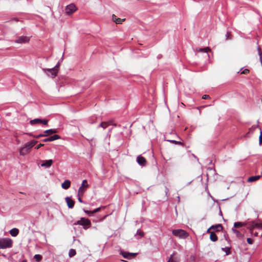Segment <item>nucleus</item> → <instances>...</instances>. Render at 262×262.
<instances>
[{"label":"nucleus","instance_id":"nucleus-1","mask_svg":"<svg viewBox=\"0 0 262 262\" xmlns=\"http://www.w3.org/2000/svg\"><path fill=\"white\" fill-rule=\"evenodd\" d=\"M13 241L10 238H2L0 239V248L6 249L12 246Z\"/></svg>","mask_w":262,"mask_h":262},{"label":"nucleus","instance_id":"nucleus-2","mask_svg":"<svg viewBox=\"0 0 262 262\" xmlns=\"http://www.w3.org/2000/svg\"><path fill=\"white\" fill-rule=\"evenodd\" d=\"M172 232L174 236L181 238H186L188 236V234L182 229L173 230Z\"/></svg>","mask_w":262,"mask_h":262},{"label":"nucleus","instance_id":"nucleus-3","mask_svg":"<svg viewBox=\"0 0 262 262\" xmlns=\"http://www.w3.org/2000/svg\"><path fill=\"white\" fill-rule=\"evenodd\" d=\"M42 71L48 76L52 78L56 76L58 72H57V68H53L51 69H42Z\"/></svg>","mask_w":262,"mask_h":262},{"label":"nucleus","instance_id":"nucleus-4","mask_svg":"<svg viewBox=\"0 0 262 262\" xmlns=\"http://www.w3.org/2000/svg\"><path fill=\"white\" fill-rule=\"evenodd\" d=\"M74 224L82 225L84 226H90L91 223L90 220L85 219L84 217H81L79 221H78Z\"/></svg>","mask_w":262,"mask_h":262},{"label":"nucleus","instance_id":"nucleus-5","mask_svg":"<svg viewBox=\"0 0 262 262\" xmlns=\"http://www.w3.org/2000/svg\"><path fill=\"white\" fill-rule=\"evenodd\" d=\"M76 10V7L73 4L68 5L65 9L66 13L68 15L73 13Z\"/></svg>","mask_w":262,"mask_h":262},{"label":"nucleus","instance_id":"nucleus-6","mask_svg":"<svg viewBox=\"0 0 262 262\" xmlns=\"http://www.w3.org/2000/svg\"><path fill=\"white\" fill-rule=\"evenodd\" d=\"M30 40V37L28 36H21L18 37L14 42L17 43H24L28 42Z\"/></svg>","mask_w":262,"mask_h":262},{"label":"nucleus","instance_id":"nucleus-7","mask_svg":"<svg viewBox=\"0 0 262 262\" xmlns=\"http://www.w3.org/2000/svg\"><path fill=\"white\" fill-rule=\"evenodd\" d=\"M249 228L255 229L256 228L260 233V236H262V225L260 223H257L255 222H252V224L251 226L248 227Z\"/></svg>","mask_w":262,"mask_h":262},{"label":"nucleus","instance_id":"nucleus-8","mask_svg":"<svg viewBox=\"0 0 262 262\" xmlns=\"http://www.w3.org/2000/svg\"><path fill=\"white\" fill-rule=\"evenodd\" d=\"M122 133L121 132H118L116 133V135H115L113 137V138L112 139V141L114 143H115V142H117L118 141H121L122 140Z\"/></svg>","mask_w":262,"mask_h":262},{"label":"nucleus","instance_id":"nucleus-9","mask_svg":"<svg viewBox=\"0 0 262 262\" xmlns=\"http://www.w3.org/2000/svg\"><path fill=\"white\" fill-rule=\"evenodd\" d=\"M57 132V130L56 129H50L46 130L44 132L43 134H40L38 135L37 137H45L50 135L53 134L54 133H56Z\"/></svg>","mask_w":262,"mask_h":262},{"label":"nucleus","instance_id":"nucleus-10","mask_svg":"<svg viewBox=\"0 0 262 262\" xmlns=\"http://www.w3.org/2000/svg\"><path fill=\"white\" fill-rule=\"evenodd\" d=\"M121 254L123 256L124 258H127V259H130V258L134 257L135 256V255L137 254V253L122 252Z\"/></svg>","mask_w":262,"mask_h":262},{"label":"nucleus","instance_id":"nucleus-11","mask_svg":"<svg viewBox=\"0 0 262 262\" xmlns=\"http://www.w3.org/2000/svg\"><path fill=\"white\" fill-rule=\"evenodd\" d=\"M53 164V160H43L42 162V163L41 164V166L42 167H50L51 166V165Z\"/></svg>","mask_w":262,"mask_h":262},{"label":"nucleus","instance_id":"nucleus-12","mask_svg":"<svg viewBox=\"0 0 262 262\" xmlns=\"http://www.w3.org/2000/svg\"><path fill=\"white\" fill-rule=\"evenodd\" d=\"M66 201L69 208H72L75 204V202L70 198L67 197L66 198Z\"/></svg>","mask_w":262,"mask_h":262},{"label":"nucleus","instance_id":"nucleus-13","mask_svg":"<svg viewBox=\"0 0 262 262\" xmlns=\"http://www.w3.org/2000/svg\"><path fill=\"white\" fill-rule=\"evenodd\" d=\"M112 19L113 21H114L117 24H121L123 21L125 20V19H121L120 18L117 17L115 14H113Z\"/></svg>","mask_w":262,"mask_h":262},{"label":"nucleus","instance_id":"nucleus-14","mask_svg":"<svg viewBox=\"0 0 262 262\" xmlns=\"http://www.w3.org/2000/svg\"><path fill=\"white\" fill-rule=\"evenodd\" d=\"M137 162L141 165H145L146 162V159L141 156H139L137 157Z\"/></svg>","mask_w":262,"mask_h":262},{"label":"nucleus","instance_id":"nucleus-15","mask_svg":"<svg viewBox=\"0 0 262 262\" xmlns=\"http://www.w3.org/2000/svg\"><path fill=\"white\" fill-rule=\"evenodd\" d=\"M179 257L177 255L176 253H173L170 256L169 260L167 262H179Z\"/></svg>","mask_w":262,"mask_h":262},{"label":"nucleus","instance_id":"nucleus-16","mask_svg":"<svg viewBox=\"0 0 262 262\" xmlns=\"http://www.w3.org/2000/svg\"><path fill=\"white\" fill-rule=\"evenodd\" d=\"M71 182L69 180H66L61 184V187L64 189H68L70 187Z\"/></svg>","mask_w":262,"mask_h":262},{"label":"nucleus","instance_id":"nucleus-17","mask_svg":"<svg viewBox=\"0 0 262 262\" xmlns=\"http://www.w3.org/2000/svg\"><path fill=\"white\" fill-rule=\"evenodd\" d=\"M112 124H113V122L111 121L107 122H102L99 126L103 128H106L107 126Z\"/></svg>","mask_w":262,"mask_h":262},{"label":"nucleus","instance_id":"nucleus-18","mask_svg":"<svg viewBox=\"0 0 262 262\" xmlns=\"http://www.w3.org/2000/svg\"><path fill=\"white\" fill-rule=\"evenodd\" d=\"M30 148H19V154L21 156H25L30 152Z\"/></svg>","mask_w":262,"mask_h":262},{"label":"nucleus","instance_id":"nucleus-19","mask_svg":"<svg viewBox=\"0 0 262 262\" xmlns=\"http://www.w3.org/2000/svg\"><path fill=\"white\" fill-rule=\"evenodd\" d=\"M260 176H255L250 177L248 179L247 182H255V181L259 180L260 179Z\"/></svg>","mask_w":262,"mask_h":262},{"label":"nucleus","instance_id":"nucleus-20","mask_svg":"<svg viewBox=\"0 0 262 262\" xmlns=\"http://www.w3.org/2000/svg\"><path fill=\"white\" fill-rule=\"evenodd\" d=\"M19 233V230L17 228H13L10 231V234L13 237L16 236Z\"/></svg>","mask_w":262,"mask_h":262},{"label":"nucleus","instance_id":"nucleus-21","mask_svg":"<svg viewBox=\"0 0 262 262\" xmlns=\"http://www.w3.org/2000/svg\"><path fill=\"white\" fill-rule=\"evenodd\" d=\"M211 228L216 231H221L223 229V227L221 224H217L214 226H211Z\"/></svg>","mask_w":262,"mask_h":262},{"label":"nucleus","instance_id":"nucleus-22","mask_svg":"<svg viewBox=\"0 0 262 262\" xmlns=\"http://www.w3.org/2000/svg\"><path fill=\"white\" fill-rule=\"evenodd\" d=\"M210 239L212 242H216L217 241L218 237L216 234L214 232H213L210 233Z\"/></svg>","mask_w":262,"mask_h":262},{"label":"nucleus","instance_id":"nucleus-23","mask_svg":"<svg viewBox=\"0 0 262 262\" xmlns=\"http://www.w3.org/2000/svg\"><path fill=\"white\" fill-rule=\"evenodd\" d=\"M36 143L37 141L35 140L31 141L27 143L25 147H33L36 146Z\"/></svg>","mask_w":262,"mask_h":262},{"label":"nucleus","instance_id":"nucleus-24","mask_svg":"<svg viewBox=\"0 0 262 262\" xmlns=\"http://www.w3.org/2000/svg\"><path fill=\"white\" fill-rule=\"evenodd\" d=\"M101 209V208L99 207V208H97L96 209H95V210H94L93 211H88V210H84V212L89 214V215H91V214H93V213H96L98 211H99Z\"/></svg>","mask_w":262,"mask_h":262},{"label":"nucleus","instance_id":"nucleus-25","mask_svg":"<svg viewBox=\"0 0 262 262\" xmlns=\"http://www.w3.org/2000/svg\"><path fill=\"white\" fill-rule=\"evenodd\" d=\"M41 122V119H34L33 120H31L30 121V123L31 125H34L36 124H40Z\"/></svg>","mask_w":262,"mask_h":262},{"label":"nucleus","instance_id":"nucleus-26","mask_svg":"<svg viewBox=\"0 0 262 262\" xmlns=\"http://www.w3.org/2000/svg\"><path fill=\"white\" fill-rule=\"evenodd\" d=\"M59 138H60L59 136H58L57 135H54L52 136L48 137V140L49 141V142H50V141H52L58 139Z\"/></svg>","mask_w":262,"mask_h":262},{"label":"nucleus","instance_id":"nucleus-27","mask_svg":"<svg viewBox=\"0 0 262 262\" xmlns=\"http://www.w3.org/2000/svg\"><path fill=\"white\" fill-rule=\"evenodd\" d=\"M168 141L174 143L175 145L181 146H183L184 145L183 143L181 141H177L172 140H168Z\"/></svg>","mask_w":262,"mask_h":262},{"label":"nucleus","instance_id":"nucleus-28","mask_svg":"<svg viewBox=\"0 0 262 262\" xmlns=\"http://www.w3.org/2000/svg\"><path fill=\"white\" fill-rule=\"evenodd\" d=\"M85 189H86L85 188L80 187L78 189V196H82L85 191Z\"/></svg>","mask_w":262,"mask_h":262},{"label":"nucleus","instance_id":"nucleus-29","mask_svg":"<svg viewBox=\"0 0 262 262\" xmlns=\"http://www.w3.org/2000/svg\"><path fill=\"white\" fill-rule=\"evenodd\" d=\"M196 51L197 52H209V51H211V50H210V49L209 48H208V47H206V48H203V49H202V48H200V49H197L196 50Z\"/></svg>","mask_w":262,"mask_h":262},{"label":"nucleus","instance_id":"nucleus-30","mask_svg":"<svg viewBox=\"0 0 262 262\" xmlns=\"http://www.w3.org/2000/svg\"><path fill=\"white\" fill-rule=\"evenodd\" d=\"M76 252L75 249H70L69 252V256L70 257L74 256V255H76Z\"/></svg>","mask_w":262,"mask_h":262},{"label":"nucleus","instance_id":"nucleus-31","mask_svg":"<svg viewBox=\"0 0 262 262\" xmlns=\"http://www.w3.org/2000/svg\"><path fill=\"white\" fill-rule=\"evenodd\" d=\"M81 187L85 188V189L89 187V185L88 184L87 180H83Z\"/></svg>","mask_w":262,"mask_h":262},{"label":"nucleus","instance_id":"nucleus-32","mask_svg":"<svg viewBox=\"0 0 262 262\" xmlns=\"http://www.w3.org/2000/svg\"><path fill=\"white\" fill-rule=\"evenodd\" d=\"M250 231H251V233L253 235H254V236H258V234L259 233V231H258V232H257V231H254V229H252V228H249Z\"/></svg>","mask_w":262,"mask_h":262},{"label":"nucleus","instance_id":"nucleus-33","mask_svg":"<svg viewBox=\"0 0 262 262\" xmlns=\"http://www.w3.org/2000/svg\"><path fill=\"white\" fill-rule=\"evenodd\" d=\"M34 258L37 262H39L42 259V256L39 254H36L34 255Z\"/></svg>","mask_w":262,"mask_h":262},{"label":"nucleus","instance_id":"nucleus-34","mask_svg":"<svg viewBox=\"0 0 262 262\" xmlns=\"http://www.w3.org/2000/svg\"><path fill=\"white\" fill-rule=\"evenodd\" d=\"M244 225H245V224H243L242 223H241V222H236L234 224V227L235 228H239Z\"/></svg>","mask_w":262,"mask_h":262},{"label":"nucleus","instance_id":"nucleus-35","mask_svg":"<svg viewBox=\"0 0 262 262\" xmlns=\"http://www.w3.org/2000/svg\"><path fill=\"white\" fill-rule=\"evenodd\" d=\"M137 234H139L140 237H142L144 235V233L143 231H139V230H138V231H137Z\"/></svg>","mask_w":262,"mask_h":262},{"label":"nucleus","instance_id":"nucleus-36","mask_svg":"<svg viewBox=\"0 0 262 262\" xmlns=\"http://www.w3.org/2000/svg\"><path fill=\"white\" fill-rule=\"evenodd\" d=\"M249 72V70L248 69H245L242 72H241V74H248V73Z\"/></svg>","mask_w":262,"mask_h":262},{"label":"nucleus","instance_id":"nucleus-37","mask_svg":"<svg viewBox=\"0 0 262 262\" xmlns=\"http://www.w3.org/2000/svg\"><path fill=\"white\" fill-rule=\"evenodd\" d=\"M247 241L249 244H252L253 243V239L251 238H248Z\"/></svg>","mask_w":262,"mask_h":262},{"label":"nucleus","instance_id":"nucleus-38","mask_svg":"<svg viewBox=\"0 0 262 262\" xmlns=\"http://www.w3.org/2000/svg\"><path fill=\"white\" fill-rule=\"evenodd\" d=\"M48 122V120H41V123H42L44 125H46V124H47Z\"/></svg>","mask_w":262,"mask_h":262},{"label":"nucleus","instance_id":"nucleus-39","mask_svg":"<svg viewBox=\"0 0 262 262\" xmlns=\"http://www.w3.org/2000/svg\"><path fill=\"white\" fill-rule=\"evenodd\" d=\"M259 144H261L262 143V132H260V135L259 137Z\"/></svg>","mask_w":262,"mask_h":262},{"label":"nucleus","instance_id":"nucleus-40","mask_svg":"<svg viewBox=\"0 0 262 262\" xmlns=\"http://www.w3.org/2000/svg\"><path fill=\"white\" fill-rule=\"evenodd\" d=\"M209 98V96L208 95H204L202 97L203 99H207Z\"/></svg>","mask_w":262,"mask_h":262},{"label":"nucleus","instance_id":"nucleus-41","mask_svg":"<svg viewBox=\"0 0 262 262\" xmlns=\"http://www.w3.org/2000/svg\"><path fill=\"white\" fill-rule=\"evenodd\" d=\"M230 34L229 32H227L226 33V37L227 39H231V38L230 37Z\"/></svg>","mask_w":262,"mask_h":262},{"label":"nucleus","instance_id":"nucleus-42","mask_svg":"<svg viewBox=\"0 0 262 262\" xmlns=\"http://www.w3.org/2000/svg\"><path fill=\"white\" fill-rule=\"evenodd\" d=\"M225 249H226V254L227 255L229 254L230 253V248H225Z\"/></svg>","mask_w":262,"mask_h":262},{"label":"nucleus","instance_id":"nucleus-43","mask_svg":"<svg viewBox=\"0 0 262 262\" xmlns=\"http://www.w3.org/2000/svg\"><path fill=\"white\" fill-rule=\"evenodd\" d=\"M59 67V63L58 62L57 64L54 67V68H57V72H58Z\"/></svg>","mask_w":262,"mask_h":262},{"label":"nucleus","instance_id":"nucleus-44","mask_svg":"<svg viewBox=\"0 0 262 262\" xmlns=\"http://www.w3.org/2000/svg\"><path fill=\"white\" fill-rule=\"evenodd\" d=\"M212 229V228H211V227L208 229L207 232L209 233L210 234L211 232H213L212 231H211V230Z\"/></svg>","mask_w":262,"mask_h":262},{"label":"nucleus","instance_id":"nucleus-45","mask_svg":"<svg viewBox=\"0 0 262 262\" xmlns=\"http://www.w3.org/2000/svg\"><path fill=\"white\" fill-rule=\"evenodd\" d=\"M81 196H79V198H78V201H79V202H80V203H82V199H81Z\"/></svg>","mask_w":262,"mask_h":262},{"label":"nucleus","instance_id":"nucleus-46","mask_svg":"<svg viewBox=\"0 0 262 262\" xmlns=\"http://www.w3.org/2000/svg\"><path fill=\"white\" fill-rule=\"evenodd\" d=\"M43 145L41 144H39L38 145H36V147H37V148H39V147H41V146H43Z\"/></svg>","mask_w":262,"mask_h":262},{"label":"nucleus","instance_id":"nucleus-47","mask_svg":"<svg viewBox=\"0 0 262 262\" xmlns=\"http://www.w3.org/2000/svg\"><path fill=\"white\" fill-rule=\"evenodd\" d=\"M43 141H44L45 142H49V141L48 140V138H47L43 140Z\"/></svg>","mask_w":262,"mask_h":262},{"label":"nucleus","instance_id":"nucleus-48","mask_svg":"<svg viewBox=\"0 0 262 262\" xmlns=\"http://www.w3.org/2000/svg\"><path fill=\"white\" fill-rule=\"evenodd\" d=\"M161 57H162V55H159L158 56V58H161Z\"/></svg>","mask_w":262,"mask_h":262},{"label":"nucleus","instance_id":"nucleus-49","mask_svg":"<svg viewBox=\"0 0 262 262\" xmlns=\"http://www.w3.org/2000/svg\"><path fill=\"white\" fill-rule=\"evenodd\" d=\"M107 136L110 138V135L109 134H107Z\"/></svg>","mask_w":262,"mask_h":262},{"label":"nucleus","instance_id":"nucleus-50","mask_svg":"<svg viewBox=\"0 0 262 262\" xmlns=\"http://www.w3.org/2000/svg\"><path fill=\"white\" fill-rule=\"evenodd\" d=\"M23 262H26V261L23 260Z\"/></svg>","mask_w":262,"mask_h":262}]
</instances>
